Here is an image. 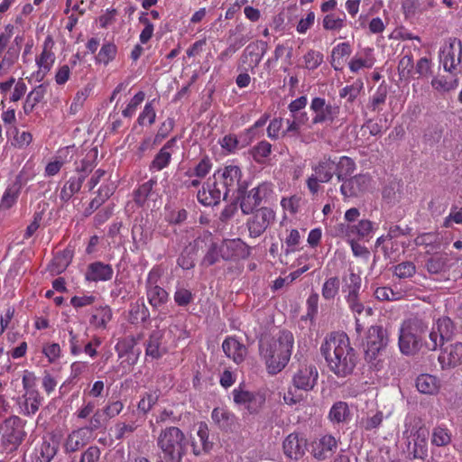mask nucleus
<instances>
[{
	"mask_svg": "<svg viewBox=\"0 0 462 462\" xmlns=\"http://www.w3.org/2000/svg\"><path fill=\"white\" fill-rule=\"evenodd\" d=\"M320 353L331 372L337 377L351 374L356 365V355L344 332L330 333L321 344Z\"/></svg>",
	"mask_w": 462,
	"mask_h": 462,
	"instance_id": "1",
	"label": "nucleus"
},
{
	"mask_svg": "<svg viewBox=\"0 0 462 462\" xmlns=\"http://www.w3.org/2000/svg\"><path fill=\"white\" fill-rule=\"evenodd\" d=\"M259 354L267 373L271 375L279 374L289 363V333L281 330L270 339H262L259 343Z\"/></svg>",
	"mask_w": 462,
	"mask_h": 462,
	"instance_id": "2",
	"label": "nucleus"
},
{
	"mask_svg": "<svg viewBox=\"0 0 462 462\" xmlns=\"http://www.w3.org/2000/svg\"><path fill=\"white\" fill-rule=\"evenodd\" d=\"M157 447L160 454L157 462H180L185 454L186 438L180 429L166 427L158 435Z\"/></svg>",
	"mask_w": 462,
	"mask_h": 462,
	"instance_id": "3",
	"label": "nucleus"
},
{
	"mask_svg": "<svg viewBox=\"0 0 462 462\" xmlns=\"http://www.w3.org/2000/svg\"><path fill=\"white\" fill-rule=\"evenodd\" d=\"M26 420L17 415H11L0 424L1 447L6 452L16 450L24 440Z\"/></svg>",
	"mask_w": 462,
	"mask_h": 462,
	"instance_id": "4",
	"label": "nucleus"
},
{
	"mask_svg": "<svg viewBox=\"0 0 462 462\" xmlns=\"http://www.w3.org/2000/svg\"><path fill=\"white\" fill-rule=\"evenodd\" d=\"M426 330L423 322L419 319H409L400 329L399 347L406 356L419 352L422 346L421 334Z\"/></svg>",
	"mask_w": 462,
	"mask_h": 462,
	"instance_id": "5",
	"label": "nucleus"
},
{
	"mask_svg": "<svg viewBox=\"0 0 462 462\" xmlns=\"http://www.w3.org/2000/svg\"><path fill=\"white\" fill-rule=\"evenodd\" d=\"M66 331L68 333L69 348L71 356H79L84 353L91 359L97 356V348L102 344L100 337L94 335L88 340V334L85 332L76 331L70 327L67 328Z\"/></svg>",
	"mask_w": 462,
	"mask_h": 462,
	"instance_id": "6",
	"label": "nucleus"
},
{
	"mask_svg": "<svg viewBox=\"0 0 462 462\" xmlns=\"http://www.w3.org/2000/svg\"><path fill=\"white\" fill-rule=\"evenodd\" d=\"M162 276V269L154 266L149 271L145 281L147 300L152 309H159L169 300L168 291L160 285Z\"/></svg>",
	"mask_w": 462,
	"mask_h": 462,
	"instance_id": "7",
	"label": "nucleus"
},
{
	"mask_svg": "<svg viewBox=\"0 0 462 462\" xmlns=\"http://www.w3.org/2000/svg\"><path fill=\"white\" fill-rule=\"evenodd\" d=\"M213 175L224 191H226L227 196L230 192H243L244 187L240 183L242 171L239 166L236 164L226 165L224 168L216 171Z\"/></svg>",
	"mask_w": 462,
	"mask_h": 462,
	"instance_id": "8",
	"label": "nucleus"
},
{
	"mask_svg": "<svg viewBox=\"0 0 462 462\" xmlns=\"http://www.w3.org/2000/svg\"><path fill=\"white\" fill-rule=\"evenodd\" d=\"M388 344V335L382 326H372L366 335L365 358L367 362L374 361Z\"/></svg>",
	"mask_w": 462,
	"mask_h": 462,
	"instance_id": "9",
	"label": "nucleus"
},
{
	"mask_svg": "<svg viewBox=\"0 0 462 462\" xmlns=\"http://www.w3.org/2000/svg\"><path fill=\"white\" fill-rule=\"evenodd\" d=\"M232 394L234 402L245 406L250 414L257 413L265 402L264 394L259 392L247 391L243 383L235 388Z\"/></svg>",
	"mask_w": 462,
	"mask_h": 462,
	"instance_id": "10",
	"label": "nucleus"
},
{
	"mask_svg": "<svg viewBox=\"0 0 462 462\" xmlns=\"http://www.w3.org/2000/svg\"><path fill=\"white\" fill-rule=\"evenodd\" d=\"M60 436L56 433H51L43 436L32 451V462H51L56 456Z\"/></svg>",
	"mask_w": 462,
	"mask_h": 462,
	"instance_id": "11",
	"label": "nucleus"
},
{
	"mask_svg": "<svg viewBox=\"0 0 462 462\" xmlns=\"http://www.w3.org/2000/svg\"><path fill=\"white\" fill-rule=\"evenodd\" d=\"M198 201L206 207L216 206L221 199H226V191L220 187L219 182L216 180L214 175L208 179L197 193Z\"/></svg>",
	"mask_w": 462,
	"mask_h": 462,
	"instance_id": "12",
	"label": "nucleus"
},
{
	"mask_svg": "<svg viewBox=\"0 0 462 462\" xmlns=\"http://www.w3.org/2000/svg\"><path fill=\"white\" fill-rule=\"evenodd\" d=\"M53 45L54 42L52 37L48 35L43 42L42 52L35 59V62L38 67L35 77L39 81L44 79L55 62L56 58L52 51Z\"/></svg>",
	"mask_w": 462,
	"mask_h": 462,
	"instance_id": "13",
	"label": "nucleus"
},
{
	"mask_svg": "<svg viewBox=\"0 0 462 462\" xmlns=\"http://www.w3.org/2000/svg\"><path fill=\"white\" fill-rule=\"evenodd\" d=\"M250 254L249 246L241 239H225L220 244V256L225 261L245 259Z\"/></svg>",
	"mask_w": 462,
	"mask_h": 462,
	"instance_id": "14",
	"label": "nucleus"
},
{
	"mask_svg": "<svg viewBox=\"0 0 462 462\" xmlns=\"http://www.w3.org/2000/svg\"><path fill=\"white\" fill-rule=\"evenodd\" d=\"M371 182L369 174L359 173L344 180L340 187L341 194L345 198H356L363 195Z\"/></svg>",
	"mask_w": 462,
	"mask_h": 462,
	"instance_id": "15",
	"label": "nucleus"
},
{
	"mask_svg": "<svg viewBox=\"0 0 462 462\" xmlns=\"http://www.w3.org/2000/svg\"><path fill=\"white\" fill-rule=\"evenodd\" d=\"M438 359L443 370L462 365V342H451L441 346Z\"/></svg>",
	"mask_w": 462,
	"mask_h": 462,
	"instance_id": "16",
	"label": "nucleus"
},
{
	"mask_svg": "<svg viewBox=\"0 0 462 462\" xmlns=\"http://www.w3.org/2000/svg\"><path fill=\"white\" fill-rule=\"evenodd\" d=\"M273 217V212L268 208L263 207L257 209L246 223L250 236H260L266 230Z\"/></svg>",
	"mask_w": 462,
	"mask_h": 462,
	"instance_id": "17",
	"label": "nucleus"
},
{
	"mask_svg": "<svg viewBox=\"0 0 462 462\" xmlns=\"http://www.w3.org/2000/svg\"><path fill=\"white\" fill-rule=\"evenodd\" d=\"M77 171L80 175L79 177H70L60 189V199L63 202H68L74 194L80 190L87 173L91 171L92 168L88 162H82V167Z\"/></svg>",
	"mask_w": 462,
	"mask_h": 462,
	"instance_id": "18",
	"label": "nucleus"
},
{
	"mask_svg": "<svg viewBox=\"0 0 462 462\" xmlns=\"http://www.w3.org/2000/svg\"><path fill=\"white\" fill-rule=\"evenodd\" d=\"M92 439L88 434V430L79 427L68 434L63 441V451L65 454H71L79 451Z\"/></svg>",
	"mask_w": 462,
	"mask_h": 462,
	"instance_id": "19",
	"label": "nucleus"
},
{
	"mask_svg": "<svg viewBox=\"0 0 462 462\" xmlns=\"http://www.w3.org/2000/svg\"><path fill=\"white\" fill-rule=\"evenodd\" d=\"M114 270L111 264L96 261L87 267L84 278L89 282H108L113 278Z\"/></svg>",
	"mask_w": 462,
	"mask_h": 462,
	"instance_id": "20",
	"label": "nucleus"
},
{
	"mask_svg": "<svg viewBox=\"0 0 462 462\" xmlns=\"http://www.w3.org/2000/svg\"><path fill=\"white\" fill-rule=\"evenodd\" d=\"M176 136L171 138L165 143L151 162L149 165L150 171H160L169 166L171 162V156L176 147Z\"/></svg>",
	"mask_w": 462,
	"mask_h": 462,
	"instance_id": "21",
	"label": "nucleus"
},
{
	"mask_svg": "<svg viewBox=\"0 0 462 462\" xmlns=\"http://www.w3.org/2000/svg\"><path fill=\"white\" fill-rule=\"evenodd\" d=\"M318 370L315 365H304L293 375V385L297 389L310 391L318 380Z\"/></svg>",
	"mask_w": 462,
	"mask_h": 462,
	"instance_id": "22",
	"label": "nucleus"
},
{
	"mask_svg": "<svg viewBox=\"0 0 462 462\" xmlns=\"http://www.w3.org/2000/svg\"><path fill=\"white\" fill-rule=\"evenodd\" d=\"M425 254L428 257L425 259L424 267L430 274H440L449 269V259L447 253L435 252L432 254L430 250H427Z\"/></svg>",
	"mask_w": 462,
	"mask_h": 462,
	"instance_id": "23",
	"label": "nucleus"
},
{
	"mask_svg": "<svg viewBox=\"0 0 462 462\" xmlns=\"http://www.w3.org/2000/svg\"><path fill=\"white\" fill-rule=\"evenodd\" d=\"M42 402L43 397L41 393H24L18 398V411L23 416L32 417L39 411Z\"/></svg>",
	"mask_w": 462,
	"mask_h": 462,
	"instance_id": "24",
	"label": "nucleus"
},
{
	"mask_svg": "<svg viewBox=\"0 0 462 462\" xmlns=\"http://www.w3.org/2000/svg\"><path fill=\"white\" fill-rule=\"evenodd\" d=\"M265 185H258L253 188L246 195H244L240 201L242 212L244 214L253 213L261 205L263 198L265 196Z\"/></svg>",
	"mask_w": 462,
	"mask_h": 462,
	"instance_id": "25",
	"label": "nucleus"
},
{
	"mask_svg": "<svg viewBox=\"0 0 462 462\" xmlns=\"http://www.w3.org/2000/svg\"><path fill=\"white\" fill-rule=\"evenodd\" d=\"M222 349L226 356L237 365L243 363L247 355L246 346L233 337H228L223 341Z\"/></svg>",
	"mask_w": 462,
	"mask_h": 462,
	"instance_id": "26",
	"label": "nucleus"
},
{
	"mask_svg": "<svg viewBox=\"0 0 462 462\" xmlns=\"http://www.w3.org/2000/svg\"><path fill=\"white\" fill-rule=\"evenodd\" d=\"M443 68L446 71L451 72L452 69L461 61L462 44L460 41L454 39L450 42L448 50L443 51Z\"/></svg>",
	"mask_w": 462,
	"mask_h": 462,
	"instance_id": "27",
	"label": "nucleus"
},
{
	"mask_svg": "<svg viewBox=\"0 0 462 462\" xmlns=\"http://www.w3.org/2000/svg\"><path fill=\"white\" fill-rule=\"evenodd\" d=\"M307 97L301 96L295 100L291 101V116L293 121L291 122V132L296 131L300 125L308 121L309 116L305 111H301L307 106Z\"/></svg>",
	"mask_w": 462,
	"mask_h": 462,
	"instance_id": "28",
	"label": "nucleus"
},
{
	"mask_svg": "<svg viewBox=\"0 0 462 462\" xmlns=\"http://www.w3.org/2000/svg\"><path fill=\"white\" fill-rule=\"evenodd\" d=\"M22 189V183L20 178L17 177L16 180L9 184L5 189L0 199V212L6 211L12 208L18 201Z\"/></svg>",
	"mask_w": 462,
	"mask_h": 462,
	"instance_id": "29",
	"label": "nucleus"
},
{
	"mask_svg": "<svg viewBox=\"0 0 462 462\" xmlns=\"http://www.w3.org/2000/svg\"><path fill=\"white\" fill-rule=\"evenodd\" d=\"M212 420L222 430H232L236 424V415L226 408L217 407L211 412Z\"/></svg>",
	"mask_w": 462,
	"mask_h": 462,
	"instance_id": "30",
	"label": "nucleus"
},
{
	"mask_svg": "<svg viewBox=\"0 0 462 462\" xmlns=\"http://www.w3.org/2000/svg\"><path fill=\"white\" fill-rule=\"evenodd\" d=\"M112 310L108 305L95 307L89 318V324L97 329H105L112 319Z\"/></svg>",
	"mask_w": 462,
	"mask_h": 462,
	"instance_id": "31",
	"label": "nucleus"
},
{
	"mask_svg": "<svg viewBox=\"0 0 462 462\" xmlns=\"http://www.w3.org/2000/svg\"><path fill=\"white\" fill-rule=\"evenodd\" d=\"M415 385L417 390L428 395H434L438 393L440 383L439 380L431 374H421L416 378Z\"/></svg>",
	"mask_w": 462,
	"mask_h": 462,
	"instance_id": "32",
	"label": "nucleus"
},
{
	"mask_svg": "<svg viewBox=\"0 0 462 462\" xmlns=\"http://www.w3.org/2000/svg\"><path fill=\"white\" fill-rule=\"evenodd\" d=\"M337 448V440L331 435H326L319 439V442L313 448V456L319 460L328 457Z\"/></svg>",
	"mask_w": 462,
	"mask_h": 462,
	"instance_id": "33",
	"label": "nucleus"
},
{
	"mask_svg": "<svg viewBox=\"0 0 462 462\" xmlns=\"http://www.w3.org/2000/svg\"><path fill=\"white\" fill-rule=\"evenodd\" d=\"M73 254L70 250L58 252L49 265V271L53 275L62 273L72 261Z\"/></svg>",
	"mask_w": 462,
	"mask_h": 462,
	"instance_id": "34",
	"label": "nucleus"
},
{
	"mask_svg": "<svg viewBox=\"0 0 462 462\" xmlns=\"http://www.w3.org/2000/svg\"><path fill=\"white\" fill-rule=\"evenodd\" d=\"M328 419L333 423H348L351 420V411L346 402H335L328 412Z\"/></svg>",
	"mask_w": 462,
	"mask_h": 462,
	"instance_id": "35",
	"label": "nucleus"
},
{
	"mask_svg": "<svg viewBox=\"0 0 462 462\" xmlns=\"http://www.w3.org/2000/svg\"><path fill=\"white\" fill-rule=\"evenodd\" d=\"M197 435L199 437L201 447H199L195 441L192 442L191 446L194 455L199 456L202 452L209 451L212 448V442L208 440L209 430L208 425L205 422H200L199 424Z\"/></svg>",
	"mask_w": 462,
	"mask_h": 462,
	"instance_id": "36",
	"label": "nucleus"
},
{
	"mask_svg": "<svg viewBox=\"0 0 462 462\" xmlns=\"http://www.w3.org/2000/svg\"><path fill=\"white\" fill-rule=\"evenodd\" d=\"M436 329L439 333V342L444 346L452 340L456 327L448 317H443L438 319Z\"/></svg>",
	"mask_w": 462,
	"mask_h": 462,
	"instance_id": "37",
	"label": "nucleus"
},
{
	"mask_svg": "<svg viewBox=\"0 0 462 462\" xmlns=\"http://www.w3.org/2000/svg\"><path fill=\"white\" fill-rule=\"evenodd\" d=\"M374 230V223L368 219H362L356 225L348 224L345 228V234L351 238L357 236L358 238L368 236Z\"/></svg>",
	"mask_w": 462,
	"mask_h": 462,
	"instance_id": "38",
	"label": "nucleus"
},
{
	"mask_svg": "<svg viewBox=\"0 0 462 462\" xmlns=\"http://www.w3.org/2000/svg\"><path fill=\"white\" fill-rule=\"evenodd\" d=\"M162 337V333L160 330H154L151 333L145 348V355L147 356L152 359H159L162 356L163 352L161 350Z\"/></svg>",
	"mask_w": 462,
	"mask_h": 462,
	"instance_id": "39",
	"label": "nucleus"
},
{
	"mask_svg": "<svg viewBox=\"0 0 462 462\" xmlns=\"http://www.w3.org/2000/svg\"><path fill=\"white\" fill-rule=\"evenodd\" d=\"M315 175L320 182H328L336 171V162L330 159L324 158L313 168Z\"/></svg>",
	"mask_w": 462,
	"mask_h": 462,
	"instance_id": "40",
	"label": "nucleus"
},
{
	"mask_svg": "<svg viewBox=\"0 0 462 462\" xmlns=\"http://www.w3.org/2000/svg\"><path fill=\"white\" fill-rule=\"evenodd\" d=\"M157 184L156 179H150L149 180L143 182L139 185L137 189L134 191V202L140 206L143 207L146 203L147 199L152 194V189L154 186Z\"/></svg>",
	"mask_w": 462,
	"mask_h": 462,
	"instance_id": "41",
	"label": "nucleus"
},
{
	"mask_svg": "<svg viewBox=\"0 0 462 462\" xmlns=\"http://www.w3.org/2000/svg\"><path fill=\"white\" fill-rule=\"evenodd\" d=\"M350 53L351 48L347 42L339 43L333 48L330 64L335 70H339L343 68L345 63L344 58L349 56Z\"/></svg>",
	"mask_w": 462,
	"mask_h": 462,
	"instance_id": "42",
	"label": "nucleus"
},
{
	"mask_svg": "<svg viewBox=\"0 0 462 462\" xmlns=\"http://www.w3.org/2000/svg\"><path fill=\"white\" fill-rule=\"evenodd\" d=\"M356 170V163L354 160L349 157L343 156L336 162V171L337 180L343 182L350 178L351 174Z\"/></svg>",
	"mask_w": 462,
	"mask_h": 462,
	"instance_id": "43",
	"label": "nucleus"
},
{
	"mask_svg": "<svg viewBox=\"0 0 462 462\" xmlns=\"http://www.w3.org/2000/svg\"><path fill=\"white\" fill-rule=\"evenodd\" d=\"M137 428L138 425L135 421L131 420L126 422L123 420H117L114 427L111 428V435L116 440L121 441L125 437L134 433Z\"/></svg>",
	"mask_w": 462,
	"mask_h": 462,
	"instance_id": "44",
	"label": "nucleus"
},
{
	"mask_svg": "<svg viewBox=\"0 0 462 462\" xmlns=\"http://www.w3.org/2000/svg\"><path fill=\"white\" fill-rule=\"evenodd\" d=\"M159 398L160 392L158 390L143 393L137 404L138 411L146 415L158 402Z\"/></svg>",
	"mask_w": 462,
	"mask_h": 462,
	"instance_id": "45",
	"label": "nucleus"
},
{
	"mask_svg": "<svg viewBox=\"0 0 462 462\" xmlns=\"http://www.w3.org/2000/svg\"><path fill=\"white\" fill-rule=\"evenodd\" d=\"M116 45L113 42H106L101 46L97 55L96 56V62L106 66L116 59Z\"/></svg>",
	"mask_w": 462,
	"mask_h": 462,
	"instance_id": "46",
	"label": "nucleus"
},
{
	"mask_svg": "<svg viewBox=\"0 0 462 462\" xmlns=\"http://www.w3.org/2000/svg\"><path fill=\"white\" fill-rule=\"evenodd\" d=\"M414 244L419 246L424 245L426 247H430V251L439 250L441 246V238L437 233H423L414 239Z\"/></svg>",
	"mask_w": 462,
	"mask_h": 462,
	"instance_id": "47",
	"label": "nucleus"
},
{
	"mask_svg": "<svg viewBox=\"0 0 462 462\" xmlns=\"http://www.w3.org/2000/svg\"><path fill=\"white\" fill-rule=\"evenodd\" d=\"M409 459H424L428 456V443L424 440L409 441L407 446Z\"/></svg>",
	"mask_w": 462,
	"mask_h": 462,
	"instance_id": "48",
	"label": "nucleus"
},
{
	"mask_svg": "<svg viewBox=\"0 0 462 462\" xmlns=\"http://www.w3.org/2000/svg\"><path fill=\"white\" fill-rule=\"evenodd\" d=\"M271 152L272 144L267 141H261L256 145H254L250 151V153L254 161L259 164L265 163Z\"/></svg>",
	"mask_w": 462,
	"mask_h": 462,
	"instance_id": "49",
	"label": "nucleus"
},
{
	"mask_svg": "<svg viewBox=\"0 0 462 462\" xmlns=\"http://www.w3.org/2000/svg\"><path fill=\"white\" fill-rule=\"evenodd\" d=\"M402 8L406 19H411L427 10L421 0H402Z\"/></svg>",
	"mask_w": 462,
	"mask_h": 462,
	"instance_id": "50",
	"label": "nucleus"
},
{
	"mask_svg": "<svg viewBox=\"0 0 462 462\" xmlns=\"http://www.w3.org/2000/svg\"><path fill=\"white\" fill-rule=\"evenodd\" d=\"M148 14L145 12L141 13L138 21L143 25V29L139 35L141 44H146L153 36L154 25L147 17Z\"/></svg>",
	"mask_w": 462,
	"mask_h": 462,
	"instance_id": "51",
	"label": "nucleus"
},
{
	"mask_svg": "<svg viewBox=\"0 0 462 462\" xmlns=\"http://www.w3.org/2000/svg\"><path fill=\"white\" fill-rule=\"evenodd\" d=\"M42 353L49 364H56L62 356V349L59 343L46 342L42 345Z\"/></svg>",
	"mask_w": 462,
	"mask_h": 462,
	"instance_id": "52",
	"label": "nucleus"
},
{
	"mask_svg": "<svg viewBox=\"0 0 462 462\" xmlns=\"http://www.w3.org/2000/svg\"><path fill=\"white\" fill-rule=\"evenodd\" d=\"M345 282L343 291L346 292V296L359 295L362 279L359 274L351 272L348 278H344Z\"/></svg>",
	"mask_w": 462,
	"mask_h": 462,
	"instance_id": "53",
	"label": "nucleus"
},
{
	"mask_svg": "<svg viewBox=\"0 0 462 462\" xmlns=\"http://www.w3.org/2000/svg\"><path fill=\"white\" fill-rule=\"evenodd\" d=\"M414 63L411 55H404L398 64V73L401 79L408 80L413 77Z\"/></svg>",
	"mask_w": 462,
	"mask_h": 462,
	"instance_id": "54",
	"label": "nucleus"
},
{
	"mask_svg": "<svg viewBox=\"0 0 462 462\" xmlns=\"http://www.w3.org/2000/svg\"><path fill=\"white\" fill-rule=\"evenodd\" d=\"M431 86L433 88L439 92H448L455 89L458 86V79L453 77L448 79L444 76L434 78L431 80Z\"/></svg>",
	"mask_w": 462,
	"mask_h": 462,
	"instance_id": "55",
	"label": "nucleus"
},
{
	"mask_svg": "<svg viewBox=\"0 0 462 462\" xmlns=\"http://www.w3.org/2000/svg\"><path fill=\"white\" fill-rule=\"evenodd\" d=\"M340 286L339 278L337 276L327 279L322 286L321 293L325 300H333L338 293Z\"/></svg>",
	"mask_w": 462,
	"mask_h": 462,
	"instance_id": "56",
	"label": "nucleus"
},
{
	"mask_svg": "<svg viewBox=\"0 0 462 462\" xmlns=\"http://www.w3.org/2000/svg\"><path fill=\"white\" fill-rule=\"evenodd\" d=\"M451 434L446 428L438 426L432 430L431 443L437 447H444L450 443Z\"/></svg>",
	"mask_w": 462,
	"mask_h": 462,
	"instance_id": "57",
	"label": "nucleus"
},
{
	"mask_svg": "<svg viewBox=\"0 0 462 462\" xmlns=\"http://www.w3.org/2000/svg\"><path fill=\"white\" fill-rule=\"evenodd\" d=\"M212 169V162L211 159L208 155H204L199 162L194 166L193 169L189 170V175L195 174V177L199 179H204Z\"/></svg>",
	"mask_w": 462,
	"mask_h": 462,
	"instance_id": "58",
	"label": "nucleus"
},
{
	"mask_svg": "<svg viewBox=\"0 0 462 462\" xmlns=\"http://www.w3.org/2000/svg\"><path fill=\"white\" fill-rule=\"evenodd\" d=\"M14 138L12 145L18 149H23L29 146L32 142V134L27 131L20 132L17 127L13 129Z\"/></svg>",
	"mask_w": 462,
	"mask_h": 462,
	"instance_id": "59",
	"label": "nucleus"
},
{
	"mask_svg": "<svg viewBox=\"0 0 462 462\" xmlns=\"http://www.w3.org/2000/svg\"><path fill=\"white\" fill-rule=\"evenodd\" d=\"M156 119V112L153 106V100L149 101L145 104L143 111L140 113L137 123L140 125H152L154 124Z\"/></svg>",
	"mask_w": 462,
	"mask_h": 462,
	"instance_id": "60",
	"label": "nucleus"
},
{
	"mask_svg": "<svg viewBox=\"0 0 462 462\" xmlns=\"http://www.w3.org/2000/svg\"><path fill=\"white\" fill-rule=\"evenodd\" d=\"M19 55L20 47L10 45L0 61V71L11 68L18 60Z\"/></svg>",
	"mask_w": 462,
	"mask_h": 462,
	"instance_id": "61",
	"label": "nucleus"
},
{
	"mask_svg": "<svg viewBox=\"0 0 462 462\" xmlns=\"http://www.w3.org/2000/svg\"><path fill=\"white\" fill-rule=\"evenodd\" d=\"M125 404L121 400L110 399L103 407L104 415L111 420L118 416L124 410Z\"/></svg>",
	"mask_w": 462,
	"mask_h": 462,
	"instance_id": "62",
	"label": "nucleus"
},
{
	"mask_svg": "<svg viewBox=\"0 0 462 462\" xmlns=\"http://www.w3.org/2000/svg\"><path fill=\"white\" fill-rule=\"evenodd\" d=\"M90 88L86 87L76 93L69 106V114L75 115L83 107L85 101L90 94Z\"/></svg>",
	"mask_w": 462,
	"mask_h": 462,
	"instance_id": "63",
	"label": "nucleus"
},
{
	"mask_svg": "<svg viewBox=\"0 0 462 462\" xmlns=\"http://www.w3.org/2000/svg\"><path fill=\"white\" fill-rule=\"evenodd\" d=\"M173 299L178 306L186 307L193 301L194 295L190 290L178 287L174 292Z\"/></svg>",
	"mask_w": 462,
	"mask_h": 462,
	"instance_id": "64",
	"label": "nucleus"
}]
</instances>
